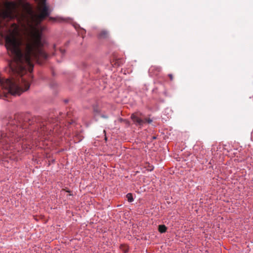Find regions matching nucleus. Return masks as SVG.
Listing matches in <instances>:
<instances>
[{"label": "nucleus", "mask_w": 253, "mask_h": 253, "mask_svg": "<svg viewBox=\"0 0 253 253\" xmlns=\"http://www.w3.org/2000/svg\"><path fill=\"white\" fill-rule=\"evenodd\" d=\"M42 126H43V128H42V125H41V128H40V132L41 133H42V131H43L44 130V125L43 124Z\"/></svg>", "instance_id": "obj_8"}, {"label": "nucleus", "mask_w": 253, "mask_h": 253, "mask_svg": "<svg viewBox=\"0 0 253 253\" xmlns=\"http://www.w3.org/2000/svg\"><path fill=\"white\" fill-rule=\"evenodd\" d=\"M49 20H55V18L50 17V18H49Z\"/></svg>", "instance_id": "obj_12"}, {"label": "nucleus", "mask_w": 253, "mask_h": 253, "mask_svg": "<svg viewBox=\"0 0 253 253\" xmlns=\"http://www.w3.org/2000/svg\"><path fill=\"white\" fill-rule=\"evenodd\" d=\"M150 70L151 71H156L157 72H159L161 71V68L159 66H152L150 68Z\"/></svg>", "instance_id": "obj_6"}, {"label": "nucleus", "mask_w": 253, "mask_h": 253, "mask_svg": "<svg viewBox=\"0 0 253 253\" xmlns=\"http://www.w3.org/2000/svg\"><path fill=\"white\" fill-rule=\"evenodd\" d=\"M16 139H18V138H16ZM19 141V140H17V141Z\"/></svg>", "instance_id": "obj_14"}, {"label": "nucleus", "mask_w": 253, "mask_h": 253, "mask_svg": "<svg viewBox=\"0 0 253 253\" xmlns=\"http://www.w3.org/2000/svg\"><path fill=\"white\" fill-rule=\"evenodd\" d=\"M60 51L62 55L64 54L65 52V50L62 49H60Z\"/></svg>", "instance_id": "obj_10"}, {"label": "nucleus", "mask_w": 253, "mask_h": 253, "mask_svg": "<svg viewBox=\"0 0 253 253\" xmlns=\"http://www.w3.org/2000/svg\"><path fill=\"white\" fill-rule=\"evenodd\" d=\"M85 33V31L84 29H82V31L81 32L80 34L82 35L83 37H84V35Z\"/></svg>", "instance_id": "obj_9"}, {"label": "nucleus", "mask_w": 253, "mask_h": 253, "mask_svg": "<svg viewBox=\"0 0 253 253\" xmlns=\"http://www.w3.org/2000/svg\"><path fill=\"white\" fill-rule=\"evenodd\" d=\"M99 38L101 39L107 38L109 36V33L107 31L102 30L99 35Z\"/></svg>", "instance_id": "obj_4"}, {"label": "nucleus", "mask_w": 253, "mask_h": 253, "mask_svg": "<svg viewBox=\"0 0 253 253\" xmlns=\"http://www.w3.org/2000/svg\"><path fill=\"white\" fill-rule=\"evenodd\" d=\"M131 118L134 123L139 126H141L146 122L150 124L152 122V120L150 119H145L143 120L135 114H132L131 116Z\"/></svg>", "instance_id": "obj_3"}, {"label": "nucleus", "mask_w": 253, "mask_h": 253, "mask_svg": "<svg viewBox=\"0 0 253 253\" xmlns=\"http://www.w3.org/2000/svg\"><path fill=\"white\" fill-rule=\"evenodd\" d=\"M153 139H156V137L154 136Z\"/></svg>", "instance_id": "obj_13"}, {"label": "nucleus", "mask_w": 253, "mask_h": 253, "mask_svg": "<svg viewBox=\"0 0 253 253\" xmlns=\"http://www.w3.org/2000/svg\"><path fill=\"white\" fill-rule=\"evenodd\" d=\"M169 77L171 81L173 80V76L172 74H169Z\"/></svg>", "instance_id": "obj_11"}, {"label": "nucleus", "mask_w": 253, "mask_h": 253, "mask_svg": "<svg viewBox=\"0 0 253 253\" xmlns=\"http://www.w3.org/2000/svg\"><path fill=\"white\" fill-rule=\"evenodd\" d=\"M167 227L165 225H159L158 230L160 233H163L166 232Z\"/></svg>", "instance_id": "obj_5"}, {"label": "nucleus", "mask_w": 253, "mask_h": 253, "mask_svg": "<svg viewBox=\"0 0 253 253\" xmlns=\"http://www.w3.org/2000/svg\"><path fill=\"white\" fill-rule=\"evenodd\" d=\"M25 123H21L19 121L18 124L16 120H12L9 123L8 125V132L2 133L0 139V143L2 145H6L9 143H13L15 141L16 132H20L22 129L26 128L27 127L30 125V123H27L26 121H24Z\"/></svg>", "instance_id": "obj_2"}, {"label": "nucleus", "mask_w": 253, "mask_h": 253, "mask_svg": "<svg viewBox=\"0 0 253 253\" xmlns=\"http://www.w3.org/2000/svg\"><path fill=\"white\" fill-rule=\"evenodd\" d=\"M126 197L127 198V201L129 202H132L133 201V198L132 197V195L131 193H128L126 195Z\"/></svg>", "instance_id": "obj_7"}, {"label": "nucleus", "mask_w": 253, "mask_h": 253, "mask_svg": "<svg viewBox=\"0 0 253 253\" xmlns=\"http://www.w3.org/2000/svg\"><path fill=\"white\" fill-rule=\"evenodd\" d=\"M40 0L39 14L34 13L30 4L27 5V11L30 16L27 22L30 30L23 40L19 36L17 24H12L13 29L11 30L7 23L17 16L16 4L13 2H6L4 9L0 10V34L9 33L5 37V46L13 57L9 67L15 76L10 79L0 78V81H31L33 78L31 73L34 67L33 61L42 64L48 57V55L42 49L44 45L42 39L43 28L40 25L49 15L50 11L46 0Z\"/></svg>", "instance_id": "obj_1"}]
</instances>
